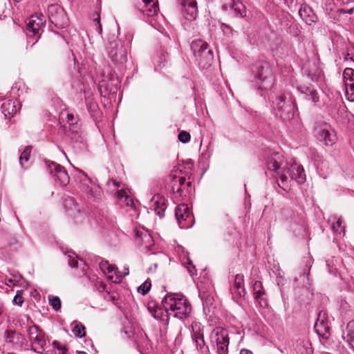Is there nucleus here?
<instances>
[{
	"label": "nucleus",
	"mask_w": 354,
	"mask_h": 354,
	"mask_svg": "<svg viewBox=\"0 0 354 354\" xmlns=\"http://www.w3.org/2000/svg\"><path fill=\"white\" fill-rule=\"evenodd\" d=\"M86 180L82 184V189L90 199L97 200L100 198L101 189L91 178L86 176Z\"/></svg>",
	"instance_id": "19"
},
{
	"label": "nucleus",
	"mask_w": 354,
	"mask_h": 354,
	"mask_svg": "<svg viewBox=\"0 0 354 354\" xmlns=\"http://www.w3.org/2000/svg\"><path fill=\"white\" fill-rule=\"evenodd\" d=\"M73 333L77 337H83L85 336V327L82 324H77L73 329Z\"/></svg>",
	"instance_id": "37"
},
{
	"label": "nucleus",
	"mask_w": 354,
	"mask_h": 354,
	"mask_svg": "<svg viewBox=\"0 0 354 354\" xmlns=\"http://www.w3.org/2000/svg\"><path fill=\"white\" fill-rule=\"evenodd\" d=\"M162 305L169 315L180 319L187 318L192 310L190 304L182 294L168 293L162 301Z\"/></svg>",
	"instance_id": "2"
},
{
	"label": "nucleus",
	"mask_w": 354,
	"mask_h": 354,
	"mask_svg": "<svg viewBox=\"0 0 354 354\" xmlns=\"http://www.w3.org/2000/svg\"><path fill=\"white\" fill-rule=\"evenodd\" d=\"M3 305L2 303L0 302V315L3 313Z\"/></svg>",
	"instance_id": "55"
},
{
	"label": "nucleus",
	"mask_w": 354,
	"mask_h": 354,
	"mask_svg": "<svg viewBox=\"0 0 354 354\" xmlns=\"http://www.w3.org/2000/svg\"><path fill=\"white\" fill-rule=\"evenodd\" d=\"M315 330L322 337H325L329 333L330 327L328 315L325 311H320L319 313L315 324Z\"/></svg>",
	"instance_id": "21"
},
{
	"label": "nucleus",
	"mask_w": 354,
	"mask_h": 354,
	"mask_svg": "<svg viewBox=\"0 0 354 354\" xmlns=\"http://www.w3.org/2000/svg\"><path fill=\"white\" fill-rule=\"evenodd\" d=\"M178 138L179 141L181 142L182 143H187L190 140L191 136L188 132L185 131H181L178 133Z\"/></svg>",
	"instance_id": "43"
},
{
	"label": "nucleus",
	"mask_w": 354,
	"mask_h": 354,
	"mask_svg": "<svg viewBox=\"0 0 354 354\" xmlns=\"http://www.w3.org/2000/svg\"><path fill=\"white\" fill-rule=\"evenodd\" d=\"M53 346L55 348H57L58 350V353L57 354H66V349L62 346L57 341H54L53 342Z\"/></svg>",
	"instance_id": "47"
},
{
	"label": "nucleus",
	"mask_w": 354,
	"mask_h": 354,
	"mask_svg": "<svg viewBox=\"0 0 354 354\" xmlns=\"http://www.w3.org/2000/svg\"><path fill=\"white\" fill-rule=\"evenodd\" d=\"M124 333L127 335V338H131L133 335H134V333L131 331V330H124Z\"/></svg>",
	"instance_id": "53"
},
{
	"label": "nucleus",
	"mask_w": 354,
	"mask_h": 354,
	"mask_svg": "<svg viewBox=\"0 0 354 354\" xmlns=\"http://www.w3.org/2000/svg\"><path fill=\"white\" fill-rule=\"evenodd\" d=\"M286 2H287V0H284Z\"/></svg>",
	"instance_id": "61"
},
{
	"label": "nucleus",
	"mask_w": 354,
	"mask_h": 354,
	"mask_svg": "<svg viewBox=\"0 0 354 354\" xmlns=\"http://www.w3.org/2000/svg\"><path fill=\"white\" fill-rule=\"evenodd\" d=\"M192 339L194 342L198 351L202 353L208 351V347L205 346L203 329L200 325L197 324L192 325Z\"/></svg>",
	"instance_id": "18"
},
{
	"label": "nucleus",
	"mask_w": 354,
	"mask_h": 354,
	"mask_svg": "<svg viewBox=\"0 0 354 354\" xmlns=\"http://www.w3.org/2000/svg\"><path fill=\"white\" fill-rule=\"evenodd\" d=\"M127 274H129V268H124V274H123V276H126V275H127Z\"/></svg>",
	"instance_id": "56"
},
{
	"label": "nucleus",
	"mask_w": 354,
	"mask_h": 354,
	"mask_svg": "<svg viewBox=\"0 0 354 354\" xmlns=\"http://www.w3.org/2000/svg\"><path fill=\"white\" fill-rule=\"evenodd\" d=\"M5 342L16 350L26 349L28 342L25 337L20 333L11 329H7L4 333Z\"/></svg>",
	"instance_id": "15"
},
{
	"label": "nucleus",
	"mask_w": 354,
	"mask_h": 354,
	"mask_svg": "<svg viewBox=\"0 0 354 354\" xmlns=\"http://www.w3.org/2000/svg\"><path fill=\"white\" fill-rule=\"evenodd\" d=\"M31 151L32 147L26 146L19 156V164L24 168H27L28 167V162L30 159Z\"/></svg>",
	"instance_id": "32"
},
{
	"label": "nucleus",
	"mask_w": 354,
	"mask_h": 354,
	"mask_svg": "<svg viewBox=\"0 0 354 354\" xmlns=\"http://www.w3.org/2000/svg\"><path fill=\"white\" fill-rule=\"evenodd\" d=\"M299 15L301 19L309 26L317 21V17L312 8L306 4H302L299 10Z\"/></svg>",
	"instance_id": "24"
},
{
	"label": "nucleus",
	"mask_w": 354,
	"mask_h": 354,
	"mask_svg": "<svg viewBox=\"0 0 354 354\" xmlns=\"http://www.w3.org/2000/svg\"><path fill=\"white\" fill-rule=\"evenodd\" d=\"M339 12L340 13H348L349 15H351L354 12V8H351V9H348V10H344V9H340L339 10Z\"/></svg>",
	"instance_id": "51"
},
{
	"label": "nucleus",
	"mask_w": 354,
	"mask_h": 354,
	"mask_svg": "<svg viewBox=\"0 0 354 354\" xmlns=\"http://www.w3.org/2000/svg\"><path fill=\"white\" fill-rule=\"evenodd\" d=\"M343 77L345 84L348 82V81H349V82H354V70L351 68H345L343 73Z\"/></svg>",
	"instance_id": "38"
},
{
	"label": "nucleus",
	"mask_w": 354,
	"mask_h": 354,
	"mask_svg": "<svg viewBox=\"0 0 354 354\" xmlns=\"http://www.w3.org/2000/svg\"><path fill=\"white\" fill-rule=\"evenodd\" d=\"M45 165L48 172L53 176L56 183L62 187L68 184L70 178L63 166L50 160H46Z\"/></svg>",
	"instance_id": "10"
},
{
	"label": "nucleus",
	"mask_w": 354,
	"mask_h": 354,
	"mask_svg": "<svg viewBox=\"0 0 354 354\" xmlns=\"http://www.w3.org/2000/svg\"><path fill=\"white\" fill-rule=\"evenodd\" d=\"M124 195L123 194L118 193V197L122 199ZM125 201H127V205L129 206H132L133 205V202L131 198H130L127 195H125Z\"/></svg>",
	"instance_id": "50"
},
{
	"label": "nucleus",
	"mask_w": 354,
	"mask_h": 354,
	"mask_svg": "<svg viewBox=\"0 0 354 354\" xmlns=\"http://www.w3.org/2000/svg\"><path fill=\"white\" fill-rule=\"evenodd\" d=\"M13 280L12 279H9V282L10 283H12Z\"/></svg>",
	"instance_id": "60"
},
{
	"label": "nucleus",
	"mask_w": 354,
	"mask_h": 354,
	"mask_svg": "<svg viewBox=\"0 0 354 354\" xmlns=\"http://www.w3.org/2000/svg\"><path fill=\"white\" fill-rule=\"evenodd\" d=\"M169 177L171 188L174 193L178 194L179 196H186L190 192L192 182H185V176L182 175L181 171L172 172Z\"/></svg>",
	"instance_id": "9"
},
{
	"label": "nucleus",
	"mask_w": 354,
	"mask_h": 354,
	"mask_svg": "<svg viewBox=\"0 0 354 354\" xmlns=\"http://www.w3.org/2000/svg\"><path fill=\"white\" fill-rule=\"evenodd\" d=\"M68 264L71 268H77L78 266L77 256L75 254H68Z\"/></svg>",
	"instance_id": "46"
},
{
	"label": "nucleus",
	"mask_w": 354,
	"mask_h": 354,
	"mask_svg": "<svg viewBox=\"0 0 354 354\" xmlns=\"http://www.w3.org/2000/svg\"><path fill=\"white\" fill-rule=\"evenodd\" d=\"M232 291L239 297H243L246 294L244 287V276L242 274L235 275Z\"/></svg>",
	"instance_id": "28"
},
{
	"label": "nucleus",
	"mask_w": 354,
	"mask_h": 354,
	"mask_svg": "<svg viewBox=\"0 0 354 354\" xmlns=\"http://www.w3.org/2000/svg\"><path fill=\"white\" fill-rule=\"evenodd\" d=\"M181 332L182 326L180 325L176 326L174 333L176 335L174 342L176 345H180L182 342Z\"/></svg>",
	"instance_id": "41"
},
{
	"label": "nucleus",
	"mask_w": 354,
	"mask_h": 354,
	"mask_svg": "<svg viewBox=\"0 0 354 354\" xmlns=\"http://www.w3.org/2000/svg\"><path fill=\"white\" fill-rule=\"evenodd\" d=\"M346 96L350 102H354V82H346Z\"/></svg>",
	"instance_id": "34"
},
{
	"label": "nucleus",
	"mask_w": 354,
	"mask_h": 354,
	"mask_svg": "<svg viewBox=\"0 0 354 354\" xmlns=\"http://www.w3.org/2000/svg\"><path fill=\"white\" fill-rule=\"evenodd\" d=\"M17 103L12 100H6L2 103L1 111L6 118H10L17 112Z\"/></svg>",
	"instance_id": "29"
},
{
	"label": "nucleus",
	"mask_w": 354,
	"mask_h": 354,
	"mask_svg": "<svg viewBox=\"0 0 354 354\" xmlns=\"http://www.w3.org/2000/svg\"><path fill=\"white\" fill-rule=\"evenodd\" d=\"M304 88V91H302V93H305V94H306V95H309V93H310V90H313V89H314V88H310V87H305V88Z\"/></svg>",
	"instance_id": "54"
},
{
	"label": "nucleus",
	"mask_w": 354,
	"mask_h": 354,
	"mask_svg": "<svg viewBox=\"0 0 354 354\" xmlns=\"http://www.w3.org/2000/svg\"><path fill=\"white\" fill-rule=\"evenodd\" d=\"M143 7L140 10L145 16L149 17H158L159 7L157 0H142Z\"/></svg>",
	"instance_id": "23"
},
{
	"label": "nucleus",
	"mask_w": 354,
	"mask_h": 354,
	"mask_svg": "<svg viewBox=\"0 0 354 354\" xmlns=\"http://www.w3.org/2000/svg\"><path fill=\"white\" fill-rule=\"evenodd\" d=\"M66 116V120L69 125H73L77 124V118L75 117L73 114L69 113L66 111H62L61 113V117L62 120H64V117Z\"/></svg>",
	"instance_id": "35"
},
{
	"label": "nucleus",
	"mask_w": 354,
	"mask_h": 354,
	"mask_svg": "<svg viewBox=\"0 0 354 354\" xmlns=\"http://www.w3.org/2000/svg\"><path fill=\"white\" fill-rule=\"evenodd\" d=\"M166 201L164 196L160 194H156L149 202V208L154 211L160 218H162L167 208Z\"/></svg>",
	"instance_id": "20"
},
{
	"label": "nucleus",
	"mask_w": 354,
	"mask_h": 354,
	"mask_svg": "<svg viewBox=\"0 0 354 354\" xmlns=\"http://www.w3.org/2000/svg\"><path fill=\"white\" fill-rule=\"evenodd\" d=\"M106 51L111 62L116 65L127 61V51L120 40L113 38L106 46Z\"/></svg>",
	"instance_id": "7"
},
{
	"label": "nucleus",
	"mask_w": 354,
	"mask_h": 354,
	"mask_svg": "<svg viewBox=\"0 0 354 354\" xmlns=\"http://www.w3.org/2000/svg\"><path fill=\"white\" fill-rule=\"evenodd\" d=\"M191 49L201 68H206L211 66L214 55L207 42L196 39L192 42Z\"/></svg>",
	"instance_id": "5"
},
{
	"label": "nucleus",
	"mask_w": 354,
	"mask_h": 354,
	"mask_svg": "<svg viewBox=\"0 0 354 354\" xmlns=\"http://www.w3.org/2000/svg\"><path fill=\"white\" fill-rule=\"evenodd\" d=\"M44 16L36 14L31 16L26 21V34L29 37H35L36 41L40 38L42 28L45 26Z\"/></svg>",
	"instance_id": "13"
},
{
	"label": "nucleus",
	"mask_w": 354,
	"mask_h": 354,
	"mask_svg": "<svg viewBox=\"0 0 354 354\" xmlns=\"http://www.w3.org/2000/svg\"><path fill=\"white\" fill-rule=\"evenodd\" d=\"M183 6L185 19L189 21L194 20L198 15L196 1L195 0H183Z\"/></svg>",
	"instance_id": "26"
},
{
	"label": "nucleus",
	"mask_w": 354,
	"mask_h": 354,
	"mask_svg": "<svg viewBox=\"0 0 354 354\" xmlns=\"http://www.w3.org/2000/svg\"><path fill=\"white\" fill-rule=\"evenodd\" d=\"M224 27L226 28L227 29H228L230 31H231V28L228 26L223 24L222 28H224Z\"/></svg>",
	"instance_id": "58"
},
{
	"label": "nucleus",
	"mask_w": 354,
	"mask_h": 354,
	"mask_svg": "<svg viewBox=\"0 0 354 354\" xmlns=\"http://www.w3.org/2000/svg\"><path fill=\"white\" fill-rule=\"evenodd\" d=\"M286 163L283 156L279 153H273L268 159L267 167L270 171L274 173L273 176H279L282 185H285L288 176L291 180H295L299 184L304 183L306 180V174L301 165L297 163H292L290 167H286Z\"/></svg>",
	"instance_id": "1"
},
{
	"label": "nucleus",
	"mask_w": 354,
	"mask_h": 354,
	"mask_svg": "<svg viewBox=\"0 0 354 354\" xmlns=\"http://www.w3.org/2000/svg\"><path fill=\"white\" fill-rule=\"evenodd\" d=\"M111 181L115 187H118L120 186L119 183L116 180H112Z\"/></svg>",
	"instance_id": "57"
},
{
	"label": "nucleus",
	"mask_w": 354,
	"mask_h": 354,
	"mask_svg": "<svg viewBox=\"0 0 354 354\" xmlns=\"http://www.w3.org/2000/svg\"><path fill=\"white\" fill-rule=\"evenodd\" d=\"M330 228L336 236H344L345 235V225L342 217L332 216L328 219Z\"/></svg>",
	"instance_id": "27"
},
{
	"label": "nucleus",
	"mask_w": 354,
	"mask_h": 354,
	"mask_svg": "<svg viewBox=\"0 0 354 354\" xmlns=\"http://www.w3.org/2000/svg\"><path fill=\"white\" fill-rule=\"evenodd\" d=\"M24 291L22 290H17L15 296L13 298L12 303L14 305L21 306L24 303Z\"/></svg>",
	"instance_id": "40"
},
{
	"label": "nucleus",
	"mask_w": 354,
	"mask_h": 354,
	"mask_svg": "<svg viewBox=\"0 0 354 354\" xmlns=\"http://www.w3.org/2000/svg\"><path fill=\"white\" fill-rule=\"evenodd\" d=\"M252 291L254 299L259 303V304L266 308L268 306V301L266 297V291L263 288L262 282L260 281H255L252 283Z\"/></svg>",
	"instance_id": "22"
},
{
	"label": "nucleus",
	"mask_w": 354,
	"mask_h": 354,
	"mask_svg": "<svg viewBox=\"0 0 354 354\" xmlns=\"http://www.w3.org/2000/svg\"><path fill=\"white\" fill-rule=\"evenodd\" d=\"M239 354H253L252 351L246 348H243L241 350Z\"/></svg>",
	"instance_id": "52"
},
{
	"label": "nucleus",
	"mask_w": 354,
	"mask_h": 354,
	"mask_svg": "<svg viewBox=\"0 0 354 354\" xmlns=\"http://www.w3.org/2000/svg\"><path fill=\"white\" fill-rule=\"evenodd\" d=\"M135 241L139 245H143L145 248L149 249L153 245V239L149 232L145 228L136 227L134 230Z\"/></svg>",
	"instance_id": "17"
},
{
	"label": "nucleus",
	"mask_w": 354,
	"mask_h": 354,
	"mask_svg": "<svg viewBox=\"0 0 354 354\" xmlns=\"http://www.w3.org/2000/svg\"><path fill=\"white\" fill-rule=\"evenodd\" d=\"M185 267L187 268L188 272H189L191 276H193L196 270L195 269V266L193 265L192 261L190 259L187 258L186 261L183 263Z\"/></svg>",
	"instance_id": "44"
},
{
	"label": "nucleus",
	"mask_w": 354,
	"mask_h": 354,
	"mask_svg": "<svg viewBox=\"0 0 354 354\" xmlns=\"http://www.w3.org/2000/svg\"><path fill=\"white\" fill-rule=\"evenodd\" d=\"M210 342L216 348V354H228L230 338L228 331L222 327H216L212 331Z\"/></svg>",
	"instance_id": "6"
},
{
	"label": "nucleus",
	"mask_w": 354,
	"mask_h": 354,
	"mask_svg": "<svg viewBox=\"0 0 354 354\" xmlns=\"http://www.w3.org/2000/svg\"><path fill=\"white\" fill-rule=\"evenodd\" d=\"M254 77L260 84L257 89L270 90L274 86L275 77L270 65L267 62H258L254 66Z\"/></svg>",
	"instance_id": "4"
},
{
	"label": "nucleus",
	"mask_w": 354,
	"mask_h": 354,
	"mask_svg": "<svg viewBox=\"0 0 354 354\" xmlns=\"http://www.w3.org/2000/svg\"><path fill=\"white\" fill-rule=\"evenodd\" d=\"M48 17L50 21L57 28H64L68 24L65 11L58 4H51L48 7Z\"/></svg>",
	"instance_id": "12"
},
{
	"label": "nucleus",
	"mask_w": 354,
	"mask_h": 354,
	"mask_svg": "<svg viewBox=\"0 0 354 354\" xmlns=\"http://www.w3.org/2000/svg\"><path fill=\"white\" fill-rule=\"evenodd\" d=\"M95 15L96 16V17L93 18V24L95 26L96 30L99 32V33H101L102 30V26L100 22V15H99V13L96 12L95 14Z\"/></svg>",
	"instance_id": "45"
},
{
	"label": "nucleus",
	"mask_w": 354,
	"mask_h": 354,
	"mask_svg": "<svg viewBox=\"0 0 354 354\" xmlns=\"http://www.w3.org/2000/svg\"><path fill=\"white\" fill-rule=\"evenodd\" d=\"M315 133L320 140L326 145L332 146L336 141V133L328 123H321L316 126Z\"/></svg>",
	"instance_id": "16"
},
{
	"label": "nucleus",
	"mask_w": 354,
	"mask_h": 354,
	"mask_svg": "<svg viewBox=\"0 0 354 354\" xmlns=\"http://www.w3.org/2000/svg\"><path fill=\"white\" fill-rule=\"evenodd\" d=\"M308 95L310 97L311 100L314 102H317L319 101V95L316 90H310Z\"/></svg>",
	"instance_id": "49"
},
{
	"label": "nucleus",
	"mask_w": 354,
	"mask_h": 354,
	"mask_svg": "<svg viewBox=\"0 0 354 354\" xmlns=\"http://www.w3.org/2000/svg\"><path fill=\"white\" fill-rule=\"evenodd\" d=\"M282 214L286 219H290V229L295 236L304 234L306 231L305 220L303 216L296 214L292 209H283Z\"/></svg>",
	"instance_id": "11"
},
{
	"label": "nucleus",
	"mask_w": 354,
	"mask_h": 354,
	"mask_svg": "<svg viewBox=\"0 0 354 354\" xmlns=\"http://www.w3.org/2000/svg\"><path fill=\"white\" fill-rule=\"evenodd\" d=\"M175 217L181 229H188L192 226L193 216L187 204L180 203L175 209Z\"/></svg>",
	"instance_id": "14"
},
{
	"label": "nucleus",
	"mask_w": 354,
	"mask_h": 354,
	"mask_svg": "<svg viewBox=\"0 0 354 354\" xmlns=\"http://www.w3.org/2000/svg\"><path fill=\"white\" fill-rule=\"evenodd\" d=\"M31 350L38 354H42L46 345V334L37 325L30 326L27 330Z\"/></svg>",
	"instance_id": "8"
},
{
	"label": "nucleus",
	"mask_w": 354,
	"mask_h": 354,
	"mask_svg": "<svg viewBox=\"0 0 354 354\" xmlns=\"http://www.w3.org/2000/svg\"><path fill=\"white\" fill-rule=\"evenodd\" d=\"M100 266L101 270L104 272L112 273L114 271V266L110 265L108 261H102Z\"/></svg>",
	"instance_id": "42"
},
{
	"label": "nucleus",
	"mask_w": 354,
	"mask_h": 354,
	"mask_svg": "<svg viewBox=\"0 0 354 354\" xmlns=\"http://www.w3.org/2000/svg\"><path fill=\"white\" fill-rule=\"evenodd\" d=\"M320 70L316 68L313 73H311L310 71L308 72L307 75L312 80H316L320 75Z\"/></svg>",
	"instance_id": "48"
},
{
	"label": "nucleus",
	"mask_w": 354,
	"mask_h": 354,
	"mask_svg": "<svg viewBox=\"0 0 354 354\" xmlns=\"http://www.w3.org/2000/svg\"><path fill=\"white\" fill-rule=\"evenodd\" d=\"M342 338L348 344L354 348V320L350 321L343 331Z\"/></svg>",
	"instance_id": "30"
},
{
	"label": "nucleus",
	"mask_w": 354,
	"mask_h": 354,
	"mask_svg": "<svg viewBox=\"0 0 354 354\" xmlns=\"http://www.w3.org/2000/svg\"><path fill=\"white\" fill-rule=\"evenodd\" d=\"M272 104L275 114L283 120H291L297 109L295 98L289 93H285L277 97Z\"/></svg>",
	"instance_id": "3"
},
{
	"label": "nucleus",
	"mask_w": 354,
	"mask_h": 354,
	"mask_svg": "<svg viewBox=\"0 0 354 354\" xmlns=\"http://www.w3.org/2000/svg\"><path fill=\"white\" fill-rule=\"evenodd\" d=\"M77 353H78V354H87V353H86V352H84V351H79Z\"/></svg>",
	"instance_id": "59"
},
{
	"label": "nucleus",
	"mask_w": 354,
	"mask_h": 354,
	"mask_svg": "<svg viewBox=\"0 0 354 354\" xmlns=\"http://www.w3.org/2000/svg\"><path fill=\"white\" fill-rule=\"evenodd\" d=\"M64 206L71 216H75L73 212L79 211L77 204L75 203L74 198L70 196L64 198Z\"/></svg>",
	"instance_id": "31"
},
{
	"label": "nucleus",
	"mask_w": 354,
	"mask_h": 354,
	"mask_svg": "<svg viewBox=\"0 0 354 354\" xmlns=\"http://www.w3.org/2000/svg\"><path fill=\"white\" fill-rule=\"evenodd\" d=\"M151 283L150 280L147 279L144 283H142L140 286L138 288V292L142 295H145L147 294L151 288Z\"/></svg>",
	"instance_id": "36"
},
{
	"label": "nucleus",
	"mask_w": 354,
	"mask_h": 354,
	"mask_svg": "<svg viewBox=\"0 0 354 354\" xmlns=\"http://www.w3.org/2000/svg\"><path fill=\"white\" fill-rule=\"evenodd\" d=\"M147 309L155 319L160 321L168 320V313L166 310L160 307L156 301L148 302Z\"/></svg>",
	"instance_id": "25"
},
{
	"label": "nucleus",
	"mask_w": 354,
	"mask_h": 354,
	"mask_svg": "<svg viewBox=\"0 0 354 354\" xmlns=\"http://www.w3.org/2000/svg\"><path fill=\"white\" fill-rule=\"evenodd\" d=\"M232 9L234 10L236 16L243 17L246 15V10L245 6L239 1H233Z\"/></svg>",
	"instance_id": "33"
},
{
	"label": "nucleus",
	"mask_w": 354,
	"mask_h": 354,
	"mask_svg": "<svg viewBox=\"0 0 354 354\" xmlns=\"http://www.w3.org/2000/svg\"><path fill=\"white\" fill-rule=\"evenodd\" d=\"M49 303L56 311L59 310L61 308V300L57 296L49 297Z\"/></svg>",
	"instance_id": "39"
}]
</instances>
